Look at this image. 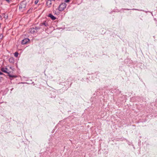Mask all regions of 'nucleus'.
I'll return each mask as SVG.
<instances>
[{"instance_id": "f257e3e1", "label": "nucleus", "mask_w": 157, "mask_h": 157, "mask_svg": "<svg viewBox=\"0 0 157 157\" xmlns=\"http://www.w3.org/2000/svg\"><path fill=\"white\" fill-rule=\"evenodd\" d=\"M2 71L8 74V75L10 79V80H12L13 78H16L17 77V75H12L10 74V73L7 72V68H4L2 67L1 68V69Z\"/></svg>"}, {"instance_id": "f03ea898", "label": "nucleus", "mask_w": 157, "mask_h": 157, "mask_svg": "<svg viewBox=\"0 0 157 157\" xmlns=\"http://www.w3.org/2000/svg\"><path fill=\"white\" fill-rule=\"evenodd\" d=\"M26 3L25 2L23 1L19 5V10L21 11H23L25 10L26 6Z\"/></svg>"}, {"instance_id": "7ed1b4c3", "label": "nucleus", "mask_w": 157, "mask_h": 157, "mask_svg": "<svg viewBox=\"0 0 157 157\" xmlns=\"http://www.w3.org/2000/svg\"><path fill=\"white\" fill-rule=\"evenodd\" d=\"M40 28L39 27L34 26L30 28L29 31L31 33H36L38 30L40 29Z\"/></svg>"}, {"instance_id": "20e7f679", "label": "nucleus", "mask_w": 157, "mask_h": 157, "mask_svg": "<svg viewBox=\"0 0 157 157\" xmlns=\"http://www.w3.org/2000/svg\"><path fill=\"white\" fill-rule=\"evenodd\" d=\"M66 6L67 5L65 3H62L59 5V10L60 11H63L66 8Z\"/></svg>"}, {"instance_id": "39448f33", "label": "nucleus", "mask_w": 157, "mask_h": 157, "mask_svg": "<svg viewBox=\"0 0 157 157\" xmlns=\"http://www.w3.org/2000/svg\"><path fill=\"white\" fill-rule=\"evenodd\" d=\"M30 41V40L28 38H25L23 40L21 41V44H26L27 43L29 42Z\"/></svg>"}, {"instance_id": "423d86ee", "label": "nucleus", "mask_w": 157, "mask_h": 157, "mask_svg": "<svg viewBox=\"0 0 157 157\" xmlns=\"http://www.w3.org/2000/svg\"><path fill=\"white\" fill-rule=\"evenodd\" d=\"M40 26H43L44 25L45 27H47L48 26V23L47 22L45 21L43 23H41L40 25Z\"/></svg>"}, {"instance_id": "0eeeda50", "label": "nucleus", "mask_w": 157, "mask_h": 157, "mask_svg": "<svg viewBox=\"0 0 157 157\" xmlns=\"http://www.w3.org/2000/svg\"><path fill=\"white\" fill-rule=\"evenodd\" d=\"M51 0H48L46 2L47 6L48 7H50L51 6Z\"/></svg>"}, {"instance_id": "6e6552de", "label": "nucleus", "mask_w": 157, "mask_h": 157, "mask_svg": "<svg viewBox=\"0 0 157 157\" xmlns=\"http://www.w3.org/2000/svg\"><path fill=\"white\" fill-rule=\"evenodd\" d=\"M48 17H49L51 18L53 20H55L56 19V17L54 16L51 13H50L48 15Z\"/></svg>"}, {"instance_id": "1a4fd4ad", "label": "nucleus", "mask_w": 157, "mask_h": 157, "mask_svg": "<svg viewBox=\"0 0 157 157\" xmlns=\"http://www.w3.org/2000/svg\"><path fill=\"white\" fill-rule=\"evenodd\" d=\"M9 62L11 63H13L14 62V59L13 57H10L9 60Z\"/></svg>"}, {"instance_id": "9d476101", "label": "nucleus", "mask_w": 157, "mask_h": 157, "mask_svg": "<svg viewBox=\"0 0 157 157\" xmlns=\"http://www.w3.org/2000/svg\"><path fill=\"white\" fill-rule=\"evenodd\" d=\"M4 15V21H5L7 19L8 17V15L7 14L3 13Z\"/></svg>"}, {"instance_id": "9b49d317", "label": "nucleus", "mask_w": 157, "mask_h": 157, "mask_svg": "<svg viewBox=\"0 0 157 157\" xmlns=\"http://www.w3.org/2000/svg\"><path fill=\"white\" fill-rule=\"evenodd\" d=\"M4 15L3 13H2L0 15V20L1 21L4 20Z\"/></svg>"}, {"instance_id": "f8f14e48", "label": "nucleus", "mask_w": 157, "mask_h": 157, "mask_svg": "<svg viewBox=\"0 0 157 157\" xmlns=\"http://www.w3.org/2000/svg\"><path fill=\"white\" fill-rule=\"evenodd\" d=\"M124 139L122 138H118L116 139V140L117 141H122L124 140Z\"/></svg>"}, {"instance_id": "ddd939ff", "label": "nucleus", "mask_w": 157, "mask_h": 157, "mask_svg": "<svg viewBox=\"0 0 157 157\" xmlns=\"http://www.w3.org/2000/svg\"><path fill=\"white\" fill-rule=\"evenodd\" d=\"M18 53L17 52H16L14 53V56L15 57H17L18 56Z\"/></svg>"}, {"instance_id": "4468645a", "label": "nucleus", "mask_w": 157, "mask_h": 157, "mask_svg": "<svg viewBox=\"0 0 157 157\" xmlns=\"http://www.w3.org/2000/svg\"><path fill=\"white\" fill-rule=\"evenodd\" d=\"M3 37V35L2 34H0V40L2 39Z\"/></svg>"}, {"instance_id": "2eb2a0df", "label": "nucleus", "mask_w": 157, "mask_h": 157, "mask_svg": "<svg viewBox=\"0 0 157 157\" xmlns=\"http://www.w3.org/2000/svg\"><path fill=\"white\" fill-rule=\"evenodd\" d=\"M2 0H0V5H2Z\"/></svg>"}, {"instance_id": "dca6fc26", "label": "nucleus", "mask_w": 157, "mask_h": 157, "mask_svg": "<svg viewBox=\"0 0 157 157\" xmlns=\"http://www.w3.org/2000/svg\"><path fill=\"white\" fill-rule=\"evenodd\" d=\"M38 0H36L35 1V3L36 4H37V3H38Z\"/></svg>"}, {"instance_id": "f3484780", "label": "nucleus", "mask_w": 157, "mask_h": 157, "mask_svg": "<svg viewBox=\"0 0 157 157\" xmlns=\"http://www.w3.org/2000/svg\"><path fill=\"white\" fill-rule=\"evenodd\" d=\"M64 1L66 2H68L70 1V0H64Z\"/></svg>"}, {"instance_id": "a211bd4d", "label": "nucleus", "mask_w": 157, "mask_h": 157, "mask_svg": "<svg viewBox=\"0 0 157 157\" xmlns=\"http://www.w3.org/2000/svg\"><path fill=\"white\" fill-rule=\"evenodd\" d=\"M5 1L9 3L10 2V0H5Z\"/></svg>"}, {"instance_id": "6ab92c4d", "label": "nucleus", "mask_w": 157, "mask_h": 157, "mask_svg": "<svg viewBox=\"0 0 157 157\" xmlns=\"http://www.w3.org/2000/svg\"><path fill=\"white\" fill-rule=\"evenodd\" d=\"M124 10H131V9H124Z\"/></svg>"}, {"instance_id": "aec40b11", "label": "nucleus", "mask_w": 157, "mask_h": 157, "mask_svg": "<svg viewBox=\"0 0 157 157\" xmlns=\"http://www.w3.org/2000/svg\"><path fill=\"white\" fill-rule=\"evenodd\" d=\"M132 10H138V9H132Z\"/></svg>"}, {"instance_id": "412c9836", "label": "nucleus", "mask_w": 157, "mask_h": 157, "mask_svg": "<svg viewBox=\"0 0 157 157\" xmlns=\"http://www.w3.org/2000/svg\"><path fill=\"white\" fill-rule=\"evenodd\" d=\"M3 73H2V72L0 71V75H3Z\"/></svg>"}]
</instances>
